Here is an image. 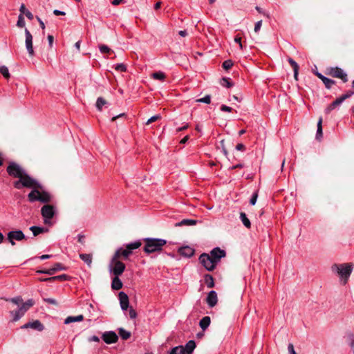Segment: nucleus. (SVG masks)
<instances>
[{
  "instance_id": "f257e3e1",
  "label": "nucleus",
  "mask_w": 354,
  "mask_h": 354,
  "mask_svg": "<svg viewBox=\"0 0 354 354\" xmlns=\"http://www.w3.org/2000/svg\"><path fill=\"white\" fill-rule=\"evenodd\" d=\"M6 171L11 177L18 178L13 182V186L17 189L23 188L31 189L28 194V200L30 203L39 201L48 203L51 201L52 196L48 192L44 190L43 186L36 179L27 174L26 170L18 163L10 162L6 168Z\"/></svg>"
},
{
  "instance_id": "f03ea898",
  "label": "nucleus",
  "mask_w": 354,
  "mask_h": 354,
  "mask_svg": "<svg viewBox=\"0 0 354 354\" xmlns=\"http://www.w3.org/2000/svg\"><path fill=\"white\" fill-rule=\"evenodd\" d=\"M143 241L145 243L143 250L147 254L161 251L167 243L166 240L157 238H145Z\"/></svg>"
},
{
  "instance_id": "7ed1b4c3",
  "label": "nucleus",
  "mask_w": 354,
  "mask_h": 354,
  "mask_svg": "<svg viewBox=\"0 0 354 354\" xmlns=\"http://www.w3.org/2000/svg\"><path fill=\"white\" fill-rule=\"evenodd\" d=\"M35 304V301L32 299L27 300L23 303L18 310L15 311H10V315L12 316V321L17 322L20 319L27 310Z\"/></svg>"
},
{
  "instance_id": "20e7f679",
  "label": "nucleus",
  "mask_w": 354,
  "mask_h": 354,
  "mask_svg": "<svg viewBox=\"0 0 354 354\" xmlns=\"http://www.w3.org/2000/svg\"><path fill=\"white\" fill-rule=\"evenodd\" d=\"M125 270V264L120 259L113 256L109 264V271L114 276H120Z\"/></svg>"
},
{
  "instance_id": "39448f33",
  "label": "nucleus",
  "mask_w": 354,
  "mask_h": 354,
  "mask_svg": "<svg viewBox=\"0 0 354 354\" xmlns=\"http://www.w3.org/2000/svg\"><path fill=\"white\" fill-rule=\"evenodd\" d=\"M56 213L55 207L52 205H44L41 209V214L45 224H51L50 220Z\"/></svg>"
},
{
  "instance_id": "423d86ee",
  "label": "nucleus",
  "mask_w": 354,
  "mask_h": 354,
  "mask_svg": "<svg viewBox=\"0 0 354 354\" xmlns=\"http://www.w3.org/2000/svg\"><path fill=\"white\" fill-rule=\"evenodd\" d=\"M353 267V264H335L333 266L332 270L337 272L341 277L348 279L352 272Z\"/></svg>"
},
{
  "instance_id": "0eeeda50",
  "label": "nucleus",
  "mask_w": 354,
  "mask_h": 354,
  "mask_svg": "<svg viewBox=\"0 0 354 354\" xmlns=\"http://www.w3.org/2000/svg\"><path fill=\"white\" fill-rule=\"evenodd\" d=\"M7 239L14 246L15 245V241H21L26 239V236L21 230H12L7 234Z\"/></svg>"
},
{
  "instance_id": "6e6552de",
  "label": "nucleus",
  "mask_w": 354,
  "mask_h": 354,
  "mask_svg": "<svg viewBox=\"0 0 354 354\" xmlns=\"http://www.w3.org/2000/svg\"><path fill=\"white\" fill-rule=\"evenodd\" d=\"M200 263L209 271L213 270L216 264L208 254L203 253L199 257Z\"/></svg>"
},
{
  "instance_id": "1a4fd4ad",
  "label": "nucleus",
  "mask_w": 354,
  "mask_h": 354,
  "mask_svg": "<svg viewBox=\"0 0 354 354\" xmlns=\"http://www.w3.org/2000/svg\"><path fill=\"white\" fill-rule=\"evenodd\" d=\"M328 75L333 77L341 79L344 83L348 82L347 74L340 68H330L328 71Z\"/></svg>"
},
{
  "instance_id": "9d476101",
  "label": "nucleus",
  "mask_w": 354,
  "mask_h": 354,
  "mask_svg": "<svg viewBox=\"0 0 354 354\" xmlns=\"http://www.w3.org/2000/svg\"><path fill=\"white\" fill-rule=\"evenodd\" d=\"M25 36H26V48L27 49L28 53L30 57H33L35 55V51L32 46V35L30 32L25 28Z\"/></svg>"
},
{
  "instance_id": "9b49d317",
  "label": "nucleus",
  "mask_w": 354,
  "mask_h": 354,
  "mask_svg": "<svg viewBox=\"0 0 354 354\" xmlns=\"http://www.w3.org/2000/svg\"><path fill=\"white\" fill-rule=\"evenodd\" d=\"M208 254L215 261V263L217 264L221 258L225 257L226 253L225 250L219 248H215Z\"/></svg>"
},
{
  "instance_id": "f8f14e48",
  "label": "nucleus",
  "mask_w": 354,
  "mask_h": 354,
  "mask_svg": "<svg viewBox=\"0 0 354 354\" xmlns=\"http://www.w3.org/2000/svg\"><path fill=\"white\" fill-rule=\"evenodd\" d=\"M21 329L31 328L37 331H42L44 329V326L39 320H34L32 322H28L21 326Z\"/></svg>"
},
{
  "instance_id": "ddd939ff",
  "label": "nucleus",
  "mask_w": 354,
  "mask_h": 354,
  "mask_svg": "<svg viewBox=\"0 0 354 354\" xmlns=\"http://www.w3.org/2000/svg\"><path fill=\"white\" fill-rule=\"evenodd\" d=\"M102 338L103 341L108 344L115 343L118 340L117 334L113 331H107L104 333Z\"/></svg>"
},
{
  "instance_id": "4468645a",
  "label": "nucleus",
  "mask_w": 354,
  "mask_h": 354,
  "mask_svg": "<svg viewBox=\"0 0 354 354\" xmlns=\"http://www.w3.org/2000/svg\"><path fill=\"white\" fill-rule=\"evenodd\" d=\"M132 254L131 251H129L126 247L124 248H118L115 254L114 257L120 259L122 258L124 260L128 259L129 257Z\"/></svg>"
},
{
  "instance_id": "2eb2a0df",
  "label": "nucleus",
  "mask_w": 354,
  "mask_h": 354,
  "mask_svg": "<svg viewBox=\"0 0 354 354\" xmlns=\"http://www.w3.org/2000/svg\"><path fill=\"white\" fill-rule=\"evenodd\" d=\"M208 306L211 308L215 306L218 301L217 294L214 290H211L206 298Z\"/></svg>"
},
{
  "instance_id": "dca6fc26",
  "label": "nucleus",
  "mask_w": 354,
  "mask_h": 354,
  "mask_svg": "<svg viewBox=\"0 0 354 354\" xmlns=\"http://www.w3.org/2000/svg\"><path fill=\"white\" fill-rule=\"evenodd\" d=\"M343 102L344 100L341 97H337L326 108V114H329L333 110L337 109L343 103Z\"/></svg>"
},
{
  "instance_id": "f3484780",
  "label": "nucleus",
  "mask_w": 354,
  "mask_h": 354,
  "mask_svg": "<svg viewBox=\"0 0 354 354\" xmlns=\"http://www.w3.org/2000/svg\"><path fill=\"white\" fill-rule=\"evenodd\" d=\"M119 299H120V307H121L122 310H127V308H129V304L128 295L126 293H124V292H120L119 293Z\"/></svg>"
},
{
  "instance_id": "a211bd4d",
  "label": "nucleus",
  "mask_w": 354,
  "mask_h": 354,
  "mask_svg": "<svg viewBox=\"0 0 354 354\" xmlns=\"http://www.w3.org/2000/svg\"><path fill=\"white\" fill-rule=\"evenodd\" d=\"M180 255L186 257H190L194 254V250L190 247L186 246L179 249Z\"/></svg>"
},
{
  "instance_id": "6ab92c4d",
  "label": "nucleus",
  "mask_w": 354,
  "mask_h": 354,
  "mask_svg": "<svg viewBox=\"0 0 354 354\" xmlns=\"http://www.w3.org/2000/svg\"><path fill=\"white\" fill-rule=\"evenodd\" d=\"M111 288L113 290H118L122 288V282L119 276H115L112 280Z\"/></svg>"
},
{
  "instance_id": "aec40b11",
  "label": "nucleus",
  "mask_w": 354,
  "mask_h": 354,
  "mask_svg": "<svg viewBox=\"0 0 354 354\" xmlns=\"http://www.w3.org/2000/svg\"><path fill=\"white\" fill-rule=\"evenodd\" d=\"M196 348V343L194 340H189L184 347L185 354H191Z\"/></svg>"
},
{
  "instance_id": "412c9836",
  "label": "nucleus",
  "mask_w": 354,
  "mask_h": 354,
  "mask_svg": "<svg viewBox=\"0 0 354 354\" xmlns=\"http://www.w3.org/2000/svg\"><path fill=\"white\" fill-rule=\"evenodd\" d=\"M83 319H84V316L82 315H80L77 316H69L65 319L64 324H68L72 322H81Z\"/></svg>"
},
{
  "instance_id": "4be33fe9",
  "label": "nucleus",
  "mask_w": 354,
  "mask_h": 354,
  "mask_svg": "<svg viewBox=\"0 0 354 354\" xmlns=\"http://www.w3.org/2000/svg\"><path fill=\"white\" fill-rule=\"evenodd\" d=\"M210 322H211V319L208 316H205L204 317H203L200 322H199V325H200V327L203 330H206L209 324H210Z\"/></svg>"
},
{
  "instance_id": "5701e85b",
  "label": "nucleus",
  "mask_w": 354,
  "mask_h": 354,
  "mask_svg": "<svg viewBox=\"0 0 354 354\" xmlns=\"http://www.w3.org/2000/svg\"><path fill=\"white\" fill-rule=\"evenodd\" d=\"M80 258L87 264L88 267L91 266L93 257L91 254H80Z\"/></svg>"
},
{
  "instance_id": "b1692460",
  "label": "nucleus",
  "mask_w": 354,
  "mask_h": 354,
  "mask_svg": "<svg viewBox=\"0 0 354 354\" xmlns=\"http://www.w3.org/2000/svg\"><path fill=\"white\" fill-rule=\"evenodd\" d=\"M30 230L32 232L35 236L48 231L47 229L38 226H31L30 227Z\"/></svg>"
},
{
  "instance_id": "393cba45",
  "label": "nucleus",
  "mask_w": 354,
  "mask_h": 354,
  "mask_svg": "<svg viewBox=\"0 0 354 354\" xmlns=\"http://www.w3.org/2000/svg\"><path fill=\"white\" fill-rule=\"evenodd\" d=\"M204 281L209 288H212L214 286V280L212 275L207 274L204 276Z\"/></svg>"
},
{
  "instance_id": "a878e982",
  "label": "nucleus",
  "mask_w": 354,
  "mask_h": 354,
  "mask_svg": "<svg viewBox=\"0 0 354 354\" xmlns=\"http://www.w3.org/2000/svg\"><path fill=\"white\" fill-rule=\"evenodd\" d=\"M141 245L142 243L140 242V241H136L135 242L127 244L125 247L132 252L133 250L139 248L141 246Z\"/></svg>"
},
{
  "instance_id": "bb28decb",
  "label": "nucleus",
  "mask_w": 354,
  "mask_h": 354,
  "mask_svg": "<svg viewBox=\"0 0 354 354\" xmlns=\"http://www.w3.org/2000/svg\"><path fill=\"white\" fill-rule=\"evenodd\" d=\"M20 14L22 15L24 14L28 19H33V15L28 10H26V6L24 4H21L19 8Z\"/></svg>"
},
{
  "instance_id": "cd10ccee",
  "label": "nucleus",
  "mask_w": 354,
  "mask_h": 354,
  "mask_svg": "<svg viewBox=\"0 0 354 354\" xmlns=\"http://www.w3.org/2000/svg\"><path fill=\"white\" fill-rule=\"evenodd\" d=\"M240 218L243 223V224L247 227V228H250L251 227V223H250V220L248 219V218L247 217L245 213L244 212H241L240 214Z\"/></svg>"
},
{
  "instance_id": "c85d7f7f",
  "label": "nucleus",
  "mask_w": 354,
  "mask_h": 354,
  "mask_svg": "<svg viewBox=\"0 0 354 354\" xmlns=\"http://www.w3.org/2000/svg\"><path fill=\"white\" fill-rule=\"evenodd\" d=\"M322 137V118H320L317 122L316 138L317 140H320Z\"/></svg>"
},
{
  "instance_id": "c756f323",
  "label": "nucleus",
  "mask_w": 354,
  "mask_h": 354,
  "mask_svg": "<svg viewBox=\"0 0 354 354\" xmlns=\"http://www.w3.org/2000/svg\"><path fill=\"white\" fill-rule=\"evenodd\" d=\"M196 223V221L192 219H183L180 222L176 223V226L182 225H194Z\"/></svg>"
},
{
  "instance_id": "7c9ffc66",
  "label": "nucleus",
  "mask_w": 354,
  "mask_h": 354,
  "mask_svg": "<svg viewBox=\"0 0 354 354\" xmlns=\"http://www.w3.org/2000/svg\"><path fill=\"white\" fill-rule=\"evenodd\" d=\"M118 333L122 339H128L131 337V333L122 328H119Z\"/></svg>"
},
{
  "instance_id": "2f4dec72",
  "label": "nucleus",
  "mask_w": 354,
  "mask_h": 354,
  "mask_svg": "<svg viewBox=\"0 0 354 354\" xmlns=\"http://www.w3.org/2000/svg\"><path fill=\"white\" fill-rule=\"evenodd\" d=\"M169 354H185L184 347L178 346L173 348Z\"/></svg>"
},
{
  "instance_id": "473e14b6",
  "label": "nucleus",
  "mask_w": 354,
  "mask_h": 354,
  "mask_svg": "<svg viewBox=\"0 0 354 354\" xmlns=\"http://www.w3.org/2000/svg\"><path fill=\"white\" fill-rule=\"evenodd\" d=\"M322 82L328 89H330L333 86V85L335 84V82L334 80L329 79L326 77L324 78Z\"/></svg>"
},
{
  "instance_id": "72a5a7b5",
  "label": "nucleus",
  "mask_w": 354,
  "mask_h": 354,
  "mask_svg": "<svg viewBox=\"0 0 354 354\" xmlns=\"http://www.w3.org/2000/svg\"><path fill=\"white\" fill-rule=\"evenodd\" d=\"M106 104V100L103 97H98L96 102V107L99 111H102L104 105Z\"/></svg>"
},
{
  "instance_id": "f704fd0d",
  "label": "nucleus",
  "mask_w": 354,
  "mask_h": 354,
  "mask_svg": "<svg viewBox=\"0 0 354 354\" xmlns=\"http://www.w3.org/2000/svg\"><path fill=\"white\" fill-rule=\"evenodd\" d=\"M151 76L153 79L158 80H164L165 78V75L160 71L152 73Z\"/></svg>"
},
{
  "instance_id": "c9c22d12",
  "label": "nucleus",
  "mask_w": 354,
  "mask_h": 354,
  "mask_svg": "<svg viewBox=\"0 0 354 354\" xmlns=\"http://www.w3.org/2000/svg\"><path fill=\"white\" fill-rule=\"evenodd\" d=\"M99 49L101 53H111L113 52L109 47L104 44L100 45Z\"/></svg>"
},
{
  "instance_id": "e433bc0d",
  "label": "nucleus",
  "mask_w": 354,
  "mask_h": 354,
  "mask_svg": "<svg viewBox=\"0 0 354 354\" xmlns=\"http://www.w3.org/2000/svg\"><path fill=\"white\" fill-rule=\"evenodd\" d=\"M0 73L3 75V76L8 79L10 77V73L8 67L5 66H2L0 67Z\"/></svg>"
},
{
  "instance_id": "4c0bfd02",
  "label": "nucleus",
  "mask_w": 354,
  "mask_h": 354,
  "mask_svg": "<svg viewBox=\"0 0 354 354\" xmlns=\"http://www.w3.org/2000/svg\"><path fill=\"white\" fill-rule=\"evenodd\" d=\"M6 301H11L12 303L16 304V305H18L19 306L20 304H23V299L21 297H14V298H12V299H6Z\"/></svg>"
},
{
  "instance_id": "58836bf2",
  "label": "nucleus",
  "mask_w": 354,
  "mask_h": 354,
  "mask_svg": "<svg viewBox=\"0 0 354 354\" xmlns=\"http://www.w3.org/2000/svg\"><path fill=\"white\" fill-rule=\"evenodd\" d=\"M37 273L39 274H47L48 275H53L56 272L55 271V269L52 267L51 268L47 269V270H39L37 271Z\"/></svg>"
},
{
  "instance_id": "ea45409f",
  "label": "nucleus",
  "mask_w": 354,
  "mask_h": 354,
  "mask_svg": "<svg viewBox=\"0 0 354 354\" xmlns=\"http://www.w3.org/2000/svg\"><path fill=\"white\" fill-rule=\"evenodd\" d=\"M221 84L223 86L230 88L232 86V83L230 81V79L226 77H223L221 80Z\"/></svg>"
},
{
  "instance_id": "a19ab883",
  "label": "nucleus",
  "mask_w": 354,
  "mask_h": 354,
  "mask_svg": "<svg viewBox=\"0 0 354 354\" xmlns=\"http://www.w3.org/2000/svg\"><path fill=\"white\" fill-rule=\"evenodd\" d=\"M196 102L200 103L209 104L211 102V96L209 95H206L202 98L197 99Z\"/></svg>"
},
{
  "instance_id": "79ce46f5",
  "label": "nucleus",
  "mask_w": 354,
  "mask_h": 354,
  "mask_svg": "<svg viewBox=\"0 0 354 354\" xmlns=\"http://www.w3.org/2000/svg\"><path fill=\"white\" fill-rule=\"evenodd\" d=\"M52 279H53V281H66L69 279V277L65 274L57 275L55 277H52Z\"/></svg>"
},
{
  "instance_id": "37998d69",
  "label": "nucleus",
  "mask_w": 354,
  "mask_h": 354,
  "mask_svg": "<svg viewBox=\"0 0 354 354\" xmlns=\"http://www.w3.org/2000/svg\"><path fill=\"white\" fill-rule=\"evenodd\" d=\"M25 24H26V23H25L24 18L23 15L21 14H20L18 17L17 26L19 28H23L25 26Z\"/></svg>"
},
{
  "instance_id": "c03bdc74",
  "label": "nucleus",
  "mask_w": 354,
  "mask_h": 354,
  "mask_svg": "<svg viewBox=\"0 0 354 354\" xmlns=\"http://www.w3.org/2000/svg\"><path fill=\"white\" fill-rule=\"evenodd\" d=\"M288 61L289 64H290V66L292 67L293 71L299 70V65L293 59H292L291 57H289L288 59Z\"/></svg>"
},
{
  "instance_id": "a18cd8bd",
  "label": "nucleus",
  "mask_w": 354,
  "mask_h": 354,
  "mask_svg": "<svg viewBox=\"0 0 354 354\" xmlns=\"http://www.w3.org/2000/svg\"><path fill=\"white\" fill-rule=\"evenodd\" d=\"M233 66V62L230 59L225 60L223 63V68L225 70L230 69Z\"/></svg>"
},
{
  "instance_id": "49530a36",
  "label": "nucleus",
  "mask_w": 354,
  "mask_h": 354,
  "mask_svg": "<svg viewBox=\"0 0 354 354\" xmlns=\"http://www.w3.org/2000/svg\"><path fill=\"white\" fill-rule=\"evenodd\" d=\"M161 116L160 115H156L152 117H151L146 122V124L148 125L159 119H160Z\"/></svg>"
},
{
  "instance_id": "de8ad7c7",
  "label": "nucleus",
  "mask_w": 354,
  "mask_h": 354,
  "mask_svg": "<svg viewBox=\"0 0 354 354\" xmlns=\"http://www.w3.org/2000/svg\"><path fill=\"white\" fill-rule=\"evenodd\" d=\"M53 268L55 272L66 270V268L60 263H56Z\"/></svg>"
},
{
  "instance_id": "09e8293b",
  "label": "nucleus",
  "mask_w": 354,
  "mask_h": 354,
  "mask_svg": "<svg viewBox=\"0 0 354 354\" xmlns=\"http://www.w3.org/2000/svg\"><path fill=\"white\" fill-rule=\"evenodd\" d=\"M115 69L118 71H122V72H124L127 71V67L124 64H118L115 66Z\"/></svg>"
},
{
  "instance_id": "8fccbe9b",
  "label": "nucleus",
  "mask_w": 354,
  "mask_h": 354,
  "mask_svg": "<svg viewBox=\"0 0 354 354\" xmlns=\"http://www.w3.org/2000/svg\"><path fill=\"white\" fill-rule=\"evenodd\" d=\"M354 94V91H348L346 93L342 95L340 97L342 98L344 101L346 99L351 97Z\"/></svg>"
},
{
  "instance_id": "3c124183",
  "label": "nucleus",
  "mask_w": 354,
  "mask_h": 354,
  "mask_svg": "<svg viewBox=\"0 0 354 354\" xmlns=\"http://www.w3.org/2000/svg\"><path fill=\"white\" fill-rule=\"evenodd\" d=\"M257 198H258V193L256 192L252 194V196L250 198V203L252 205H254L256 204Z\"/></svg>"
},
{
  "instance_id": "603ef678",
  "label": "nucleus",
  "mask_w": 354,
  "mask_h": 354,
  "mask_svg": "<svg viewBox=\"0 0 354 354\" xmlns=\"http://www.w3.org/2000/svg\"><path fill=\"white\" fill-rule=\"evenodd\" d=\"M129 315L131 319H134L136 317L137 313L134 309L130 308L129 310Z\"/></svg>"
},
{
  "instance_id": "864d4df0",
  "label": "nucleus",
  "mask_w": 354,
  "mask_h": 354,
  "mask_svg": "<svg viewBox=\"0 0 354 354\" xmlns=\"http://www.w3.org/2000/svg\"><path fill=\"white\" fill-rule=\"evenodd\" d=\"M232 109L227 105L223 104L221 106V111L225 112H231Z\"/></svg>"
},
{
  "instance_id": "5fc2aeb1",
  "label": "nucleus",
  "mask_w": 354,
  "mask_h": 354,
  "mask_svg": "<svg viewBox=\"0 0 354 354\" xmlns=\"http://www.w3.org/2000/svg\"><path fill=\"white\" fill-rule=\"evenodd\" d=\"M44 301H46L48 304H53V305H57V301L55 299H54L46 298V299H44Z\"/></svg>"
},
{
  "instance_id": "6e6d98bb",
  "label": "nucleus",
  "mask_w": 354,
  "mask_h": 354,
  "mask_svg": "<svg viewBox=\"0 0 354 354\" xmlns=\"http://www.w3.org/2000/svg\"><path fill=\"white\" fill-rule=\"evenodd\" d=\"M261 25H262V21L261 20L257 21L255 24V26H254V32H259V30H260V28L261 27Z\"/></svg>"
},
{
  "instance_id": "4d7b16f0",
  "label": "nucleus",
  "mask_w": 354,
  "mask_h": 354,
  "mask_svg": "<svg viewBox=\"0 0 354 354\" xmlns=\"http://www.w3.org/2000/svg\"><path fill=\"white\" fill-rule=\"evenodd\" d=\"M288 350L289 354H297L295 351L294 346L292 344H288Z\"/></svg>"
},
{
  "instance_id": "13d9d810",
  "label": "nucleus",
  "mask_w": 354,
  "mask_h": 354,
  "mask_svg": "<svg viewBox=\"0 0 354 354\" xmlns=\"http://www.w3.org/2000/svg\"><path fill=\"white\" fill-rule=\"evenodd\" d=\"M234 41H235L236 43L239 44V47H240V48H241V49H243V45H242V44H241V38L240 37H237V36H236V37L234 38Z\"/></svg>"
},
{
  "instance_id": "bf43d9fd",
  "label": "nucleus",
  "mask_w": 354,
  "mask_h": 354,
  "mask_svg": "<svg viewBox=\"0 0 354 354\" xmlns=\"http://www.w3.org/2000/svg\"><path fill=\"white\" fill-rule=\"evenodd\" d=\"M236 149L238 151H245V147L244 145L239 143L236 146Z\"/></svg>"
},
{
  "instance_id": "052dcab7",
  "label": "nucleus",
  "mask_w": 354,
  "mask_h": 354,
  "mask_svg": "<svg viewBox=\"0 0 354 354\" xmlns=\"http://www.w3.org/2000/svg\"><path fill=\"white\" fill-rule=\"evenodd\" d=\"M89 341L90 342H100V338L97 336H96V335H93V336H91L89 338Z\"/></svg>"
},
{
  "instance_id": "680f3d73",
  "label": "nucleus",
  "mask_w": 354,
  "mask_h": 354,
  "mask_svg": "<svg viewBox=\"0 0 354 354\" xmlns=\"http://www.w3.org/2000/svg\"><path fill=\"white\" fill-rule=\"evenodd\" d=\"M39 281H40L53 282V279H52V277H48V278L41 277V278H39Z\"/></svg>"
},
{
  "instance_id": "e2e57ef3",
  "label": "nucleus",
  "mask_w": 354,
  "mask_h": 354,
  "mask_svg": "<svg viewBox=\"0 0 354 354\" xmlns=\"http://www.w3.org/2000/svg\"><path fill=\"white\" fill-rule=\"evenodd\" d=\"M48 43H49V46L51 48L53 46V40H54V37L53 35H49L48 36Z\"/></svg>"
},
{
  "instance_id": "0e129e2a",
  "label": "nucleus",
  "mask_w": 354,
  "mask_h": 354,
  "mask_svg": "<svg viewBox=\"0 0 354 354\" xmlns=\"http://www.w3.org/2000/svg\"><path fill=\"white\" fill-rule=\"evenodd\" d=\"M78 242H80L82 244H84V236L82 234H78L77 236Z\"/></svg>"
},
{
  "instance_id": "69168bd1",
  "label": "nucleus",
  "mask_w": 354,
  "mask_h": 354,
  "mask_svg": "<svg viewBox=\"0 0 354 354\" xmlns=\"http://www.w3.org/2000/svg\"><path fill=\"white\" fill-rule=\"evenodd\" d=\"M53 13L55 15H65V12H63V11H60L59 10H55L53 11Z\"/></svg>"
},
{
  "instance_id": "338daca9",
  "label": "nucleus",
  "mask_w": 354,
  "mask_h": 354,
  "mask_svg": "<svg viewBox=\"0 0 354 354\" xmlns=\"http://www.w3.org/2000/svg\"><path fill=\"white\" fill-rule=\"evenodd\" d=\"M39 23V25H40V27L44 30L45 29V24L41 20V19L39 17H37Z\"/></svg>"
},
{
  "instance_id": "774afa93",
  "label": "nucleus",
  "mask_w": 354,
  "mask_h": 354,
  "mask_svg": "<svg viewBox=\"0 0 354 354\" xmlns=\"http://www.w3.org/2000/svg\"><path fill=\"white\" fill-rule=\"evenodd\" d=\"M188 127H189L188 124H186L183 127L177 129V131L180 132V131H184V130L187 129L188 128Z\"/></svg>"
}]
</instances>
